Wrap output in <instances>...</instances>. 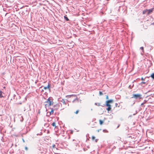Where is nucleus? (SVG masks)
<instances>
[{
  "mask_svg": "<svg viewBox=\"0 0 154 154\" xmlns=\"http://www.w3.org/2000/svg\"><path fill=\"white\" fill-rule=\"evenodd\" d=\"M141 96L142 95L140 94H133L132 98H134L136 99H139L140 100L142 99Z\"/></svg>",
  "mask_w": 154,
  "mask_h": 154,
  "instance_id": "nucleus-3",
  "label": "nucleus"
},
{
  "mask_svg": "<svg viewBox=\"0 0 154 154\" xmlns=\"http://www.w3.org/2000/svg\"><path fill=\"white\" fill-rule=\"evenodd\" d=\"M99 94L100 95H102L103 94V93H102V92H101V91H100L99 92Z\"/></svg>",
  "mask_w": 154,
  "mask_h": 154,
  "instance_id": "nucleus-15",
  "label": "nucleus"
},
{
  "mask_svg": "<svg viewBox=\"0 0 154 154\" xmlns=\"http://www.w3.org/2000/svg\"><path fill=\"white\" fill-rule=\"evenodd\" d=\"M55 144H53V145H52V147H53V148H55Z\"/></svg>",
  "mask_w": 154,
  "mask_h": 154,
  "instance_id": "nucleus-22",
  "label": "nucleus"
},
{
  "mask_svg": "<svg viewBox=\"0 0 154 154\" xmlns=\"http://www.w3.org/2000/svg\"><path fill=\"white\" fill-rule=\"evenodd\" d=\"M95 137L94 136H92V139L93 140H94L95 139Z\"/></svg>",
  "mask_w": 154,
  "mask_h": 154,
  "instance_id": "nucleus-17",
  "label": "nucleus"
},
{
  "mask_svg": "<svg viewBox=\"0 0 154 154\" xmlns=\"http://www.w3.org/2000/svg\"><path fill=\"white\" fill-rule=\"evenodd\" d=\"M119 125L118 126V127H117V128L119 127Z\"/></svg>",
  "mask_w": 154,
  "mask_h": 154,
  "instance_id": "nucleus-37",
  "label": "nucleus"
},
{
  "mask_svg": "<svg viewBox=\"0 0 154 154\" xmlns=\"http://www.w3.org/2000/svg\"><path fill=\"white\" fill-rule=\"evenodd\" d=\"M46 87L48 88H49L50 87V85L49 84H48V86Z\"/></svg>",
  "mask_w": 154,
  "mask_h": 154,
  "instance_id": "nucleus-18",
  "label": "nucleus"
},
{
  "mask_svg": "<svg viewBox=\"0 0 154 154\" xmlns=\"http://www.w3.org/2000/svg\"><path fill=\"white\" fill-rule=\"evenodd\" d=\"M38 113H39V114L40 113V112L39 111L38 112Z\"/></svg>",
  "mask_w": 154,
  "mask_h": 154,
  "instance_id": "nucleus-34",
  "label": "nucleus"
},
{
  "mask_svg": "<svg viewBox=\"0 0 154 154\" xmlns=\"http://www.w3.org/2000/svg\"><path fill=\"white\" fill-rule=\"evenodd\" d=\"M76 99H77V98H76V99H75V100Z\"/></svg>",
  "mask_w": 154,
  "mask_h": 154,
  "instance_id": "nucleus-39",
  "label": "nucleus"
},
{
  "mask_svg": "<svg viewBox=\"0 0 154 154\" xmlns=\"http://www.w3.org/2000/svg\"><path fill=\"white\" fill-rule=\"evenodd\" d=\"M47 104H45V108H46L47 106H50L53 104V99L52 97H50L47 99V100L45 102Z\"/></svg>",
  "mask_w": 154,
  "mask_h": 154,
  "instance_id": "nucleus-1",
  "label": "nucleus"
},
{
  "mask_svg": "<svg viewBox=\"0 0 154 154\" xmlns=\"http://www.w3.org/2000/svg\"><path fill=\"white\" fill-rule=\"evenodd\" d=\"M25 149L26 150H28V148H27V147H26H26H25Z\"/></svg>",
  "mask_w": 154,
  "mask_h": 154,
  "instance_id": "nucleus-24",
  "label": "nucleus"
},
{
  "mask_svg": "<svg viewBox=\"0 0 154 154\" xmlns=\"http://www.w3.org/2000/svg\"><path fill=\"white\" fill-rule=\"evenodd\" d=\"M3 92L2 91H0V97L2 98L4 97L2 95V93H3Z\"/></svg>",
  "mask_w": 154,
  "mask_h": 154,
  "instance_id": "nucleus-10",
  "label": "nucleus"
},
{
  "mask_svg": "<svg viewBox=\"0 0 154 154\" xmlns=\"http://www.w3.org/2000/svg\"><path fill=\"white\" fill-rule=\"evenodd\" d=\"M37 135H38V134H37Z\"/></svg>",
  "mask_w": 154,
  "mask_h": 154,
  "instance_id": "nucleus-38",
  "label": "nucleus"
},
{
  "mask_svg": "<svg viewBox=\"0 0 154 154\" xmlns=\"http://www.w3.org/2000/svg\"><path fill=\"white\" fill-rule=\"evenodd\" d=\"M143 104H144V103H141V106H142V105H143Z\"/></svg>",
  "mask_w": 154,
  "mask_h": 154,
  "instance_id": "nucleus-29",
  "label": "nucleus"
},
{
  "mask_svg": "<svg viewBox=\"0 0 154 154\" xmlns=\"http://www.w3.org/2000/svg\"><path fill=\"white\" fill-rule=\"evenodd\" d=\"M146 83L145 82H141V84H145Z\"/></svg>",
  "mask_w": 154,
  "mask_h": 154,
  "instance_id": "nucleus-25",
  "label": "nucleus"
},
{
  "mask_svg": "<svg viewBox=\"0 0 154 154\" xmlns=\"http://www.w3.org/2000/svg\"><path fill=\"white\" fill-rule=\"evenodd\" d=\"M51 110L50 112V115L53 114V113H54V111L56 110V108L54 109L53 108H51Z\"/></svg>",
  "mask_w": 154,
  "mask_h": 154,
  "instance_id": "nucleus-5",
  "label": "nucleus"
},
{
  "mask_svg": "<svg viewBox=\"0 0 154 154\" xmlns=\"http://www.w3.org/2000/svg\"><path fill=\"white\" fill-rule=\"evenodd\" d=\"M79 112V110H77L76 111V112H75V114H78V113Z\"/></svg>",
  "mask_w": 154,
  "mask_h": 154,
  "instance_id": "nucleus-19",
  "label": "nucleus"
},
{
  "mask_svg": "<svg viewBox=\"0 0 154 154\" xmlns=\"http://www.w3.org/2000/svg\"><path fill=\"white\" fill-rule=\"evenodd\" d=\"M113 102V100L112 99H110L109 100H106V106L108 107L106 109L108 111H110L111 109V106L109 104V103H112Z\"/></svg>",
  "mask_w": 154,
  "mask_h": 154,
  "instance_id": "nucleus-2",
  "label": "nucleus"
},
{
  "mask_svg": "<svg viewBox=\"0 0 154 154\" xmlns=\"http://www.w3.org/2000/svg\"><path fill=\"white\" fill-rule=\"evenodd\" d=\"M140 49L142 50L143 51V47H141L140 48Z\"/></svg>",
  "mask_w": 154,
  "mask_h": 154,
  "instance_id": "nucleus-20",
  "label": "nucleus"
},
{
  "mask_svg": "<svg viewBox=\"0 0 154 154\" xmlns=\"http://www.w3.org/2000/svg\"><path fill=\"white\" fill-rule=\"evenodd\" d=\"M146 101H145V102L143 103H144V104H145V103H146Z\"/></svg>",
  "mask_w": 154,
  "mask_h": 154,
  "instance_id": "nucleus-33",
  "label": "nucleus"
},
{
  "mask_svg": "<svg viewBox=\"0 0 154 154\" xmlns=\"http://www.w3.org/2000/svg\"><path fill=\"white\" fill-rule=\"evenodd\" d=\"M117 105H118V104H117V103H116V106H117Z\"/></svg>",
  "mask_w": 154,
  "mask_h": 154,
  "instance_id": "nucleus-31",
  "label": "nucleus"
},
{
  "mask_svg": "<svg viewBox=\"0 0 154 154\" xmlns=\"http://www.w3.org/2000/svg\"><path fill=\"white\" fill-rule=\"evenodd\" d=\"M100 130H101V129H99V130H97V131L98 132H99V131H100Z\"/></svg>",
  "mask_w": 154,
  "mask_h": 154,
  "instance_id": "nucleus-26",
  "label": "nucleus"
},
{
  "mask_svg": "<svg viewBox=\"0 0 154 154\" xmlns=\"http://www.w3.org/2000/svg\"><path fill=\"white\" fill-rule=\"evenodd\" d=\"M103 121L102 120H99V123H100V124L101 125L102 124H103Z\"/></svg>",
  "mask_w": 154,
  "mask_h": 154,
  "instance_id": "nucleus-13",
  "label": "nucleus"
},
{
  "mask_svg": "<svg viewBox=\"0 0 154 154\" xmlns=\"http://www.w3.org/2000/svg\"><path fill=\"white\" fill-rule=\"evenodd\" d=\"M51 125L54 127L55 128L56 127V124H55V123L54 122H53V123H52L51 124Z\"/></svg>",
  "mask_w": 154,
  "mask_h": 154,
  "instance_id": "nucleus-12",
  "label": "nucleus"
},
{
  "mask_svg": "<svg viewBox=\"0 0 154 154\" xmlns=\"http://www.w3.org/2000/svg\"><path fill=\"white\" fill-rule=\"evenodd\" d=\"M97 140H98V139H96L95 140V142H97Z\"/></svg>",
  "mask_w": 154,
  "mask_h": 154,
  "instance_id": "nucleus-27",
  "label": "nucleus"
},
{
  "mask_svg": "<svg viewBox=\"0 0 154 154\" xmlns=\"http://www.w3.org/2000/svg\"><path fill=\"white\" fill-rule=\"evenodd\" d=\"M68 96L69 97H71V95H69V96Z\"/></svg>",
  "mask_w": 154,
  "mask_h": 154,
  "instance_id": "nucleus-35",
  "label": "nucleus"
},
{
  "mask_svg": "<svg viewBox=\"0 0 154 154\" xmlns=\"http://www.w3.org/2000/svg\"><path fill=\"white\" fill-rule=\"evenodd\" d=\"M44 89L45 90H46L47 89H48V88H47V87H44Z\"/></svg>",
  "mask_w": 154,
  "mask_h": 154,
  "instance_id": "nucleus-21",
  "label": "nucleus"
},
{
  "mask_svg": "<svg viewBox=\"0 0 154 154\" xmlns=\"http://www.w3.org/2000/svg\"><path fill=\"white\" fill-rule=\"evenodd\" d=\"M20 104H21V103H20Z\"/></svg>",
  "mask_w": 154,
  "mask_h": 154,
  "instance_id": "nucleus-40",
  "label": "nucleus"
},
{
  "mask_svg": "<svg viewBox=\"0 0 154 154\" xmlns=\"http://www.w3.org/2000/svg\"><path fill=\"white\" fill-rule=\"evenodd\" d=\"M147 11H148V9H146V10H144V11H143V14H146V13H147Z\"/></svg>",
  "mask_w": 154,
  "mask_h": 154,
  "instance_id": "nucleus-8",
  "label": "nucleus"
},
{
  "mask_svg": "<svg viewBox=\"0 0 154 154\" xmlns=\"http://www.w3.org/2000/svg\"><path fill=\"white\" fill-rule=\"evenodd\" d=\"M106 99H108V95H106Z\"/></svg>",
  "mask_w": 154,
  "mask_h": 154,
  "instance_id": "nucleus-23",
  "label": "nucleus"
},
{
  "mask_svg": "<svg viewBox=\"0 0 154 154\" xmlns=\"http://www.w3.org/2000/svg\"><path fill=\"white\" fill-rule=\"evenodd\" d=\"M151 77L153 79H154V73H152L150 75Z\"/></svg>",
  "mask_w": 154,
  "mask_h": 154,
  "instance_id": "nucleus-11",
  "label": "nucleus"
},
{
  "mask_svg": "<svg viewBox=\"0 0 154 154\" xmlns=\"http://www.w3.org/2000/svg\"><path fill=\"white\" fill-rule=\"evenodd\" d=\"M64 19L67 21H69V19L67 17L66 15H65L64 16Z\"/></svg>",
  "mask_w": 154,
  "mask_h": 154,
  "instance_id": "nucleus-9",
  "label": "nucleus"
},
{
  "mask_svg": "<svg viewBox=\"0 0 154 154\" xmlns=\"http://www.w3.org/2000/svg\"><path fill=\"white\" fill-rule=\"evenodd\" d=\"M60 101L61 102L64 104L65 105H66L67 103V101H65L63 99H62L61 100H60Z\"/></svg>",
  "mask_w": 154,
  "mask_h": 154,
  "instance_id": "nucleus-7",
  "label": "nucleus"
},
{
  "mask_svg": "<svg viewBox=\"0 0 154 154\" xmlns=\"http://www.w3.org/2000/svg\"><path fill=\"white\" fill-rule=\"evenodd\" d=\"M21 119L20 120V121L22 122L23 120V117L22 116H21Z\"/></svg>",
  "mask_w": 154,
  "mask_h": 154,
  "instance_id": "nucleus-16",
  "label": "nucleus"
},
{
  "mask_svg": "<svg viewBox=\"0 0 154 154\" xmlns=\"http://www.w3.org/2000/svg\"><path fill=\"white\" fill-rule=\"evenodd\" d=\"M141 80H143V78L142 77L141 78Z\"/></svg>",
  "mask_w": 154,
  "mask_h": 154,
  "instance_id": "nucleus-28",
  "label": "nucleus"
},
{
  "mask_svg": "<svg viewBox=\"0 0 154 154\" xmlns=\"http://www.w3.org/2000/svg\"><path fill=\"white\" fill-rule=\"evenodd\" d=\"M23 142H25V141H24V140L23 139Z\"/></svg>",
  "mask_w": 154,
  "mask_h": 154,
  "instance_id": "nucleus-30",
  "label": "nucleus"
},
{
  "mask_svg": "<svg viewBox=\"0 0 154 154\" xmlns=\"http://www.w3.org/2000/svg\"><path fill=\"white\" fill-rule=\"evenodd\" d=\"M44 91V90H42V91Z\"/></svg>",
  "mask_w": 154,
  "mask_h": 154,
  "instance_id": "nucleus-36",
  "label": "nucleus"
},
{
  "mask_svg": "<svg viewBox=\"0 0 154 154\" xmlns=\"http://www.w3.org/2000/svg\"><path fill=\"white\" fill-rule=\"evenodd\" d=\"M153 11V8L149 9L148 10L147 14L148 15L150 14Z\"/></svg>",
  "mask_w": 154,
  "mask_h": 154,
  "instance_id": "nucleus-6",
  "label": "nucleus"
},
{
  "mask_svg": "<svg viewBox=\"0 0 154 154\" xmlns=\"http://www.w3.org/2000/svg\"><path fill=\"white\" fill-rule=\"evenodd\" d=\"M152 25H154V22H153V23H152Z\"/></svg>",
  "mask_w": 154,
  "mask_h": 154,
  "instance_id": "nucleus-32",
  "label": "nucleus"
},
{
  "mask_svg": "<svg viewBox=\"0 0 154 154\" xmlns=\"http://www.w3.org/2000/svg\"><path fill=\"white\" fill-rule=\"evenodd\" d=\"M94 104L96 105H97L98 106H100V103H95Z\"/></svg>",
  "mask_w": 154,
  "mask_h": 154,
  "instance_id": "nucleus-14",
  "label": "nucleus"
},
{
  "mask_svg": "<svg viewBox=\"0 0 154 154\" xmlns=\"http://www.w3.org/2000/svg\"><path fill=\"white\" fill-rule=\"evenodd\" d=\"M59 106H60L59 104H57L54 105L53 108L54 109L56 108V110H57L59 109Z\"/></svg>",
  "mask_w": 154,
  "mask_h": 154,
  "instance_id": "nucleus-4",
  "label": "nucleus"
}]
</instances>
